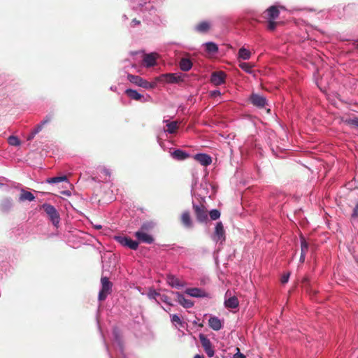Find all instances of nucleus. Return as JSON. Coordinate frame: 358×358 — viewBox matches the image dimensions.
<instances>
[{
    "instance_id": "nucleus-1",
    "label": "nucleus",
    "mask_w": 358,
    "mask_h": 358,
    "mask_svg": "<svg viewBox=\"0 0 358 358\" xmlns=\"http://www.w3.org/2000/svg\"><path fill=\"white\" fill-rule=\"evenodd\" d=\"M41 208L45 212L52 224L57 227L60 222V216L57 209L51 204L45 203Z\"/></svg>"
},
{
    "instance_id": "nucleus-2",
    "label": "nucleus",
    "mask_w": 358,
    "mask_h": 358,
    "mask_svg": "<svg viewBox=\"0 0 358 358\" xmlns=\"http://www.w3.org/2000/svg\"><path fill=\"white\" fill-rule=\"evenodd\" d=\"M113 283L107 277L101 278V289L99 292L98 299L101 301H104L107 296L112 292Z\"/></svg>"
},
{
    "instance_id": "nucleus-3",
    "label": "nucleus",
    "mask_w": 358,
    "mask_h": 358,
    "mask_svg": "<svg viewBox=\"0 0 358 358\" xmlns=\"http://www.w3.org/2000/svg\"><path fill=\"white\" fill-rule=\"evenodd\" d=\"M127 79L131 83L145 89H153L155 87V83H150L138 76L128 74Z\"/></svg>"
},
{
    "instance_id": "nucleus-4",
    "label": "nucleus",
    "mask_w": 358,
    "mask_h": 358,
    "mask_svg": "<svg viewBox=\"0 0 358 358\" xmlns=\"http://www.w3.org/2000/svg\"><path fill=\"white\" fill-rule=\"evenodd\" d=\"M211 238L215 243L220 242L221 244H222L225 241V231L224 229L223 224L221 222H218L216 223L215 231L212 234Z\"/></svg>"
},
{
    "instance_id": "nucleus-5",
    "label": "nucleus",
    "mask_w": 358,
    "mask_h": 358,
    "mask_svg": "<svg viewBox=\"0 0 358 358\" xmlns=\"http://www.w3.org/2000/svg\"><path fill=\"white\" fill-rule=\"evenodd\" d=\"M114 239L121 245L136 250L138 248V242L129 237L123 236H115Z\"/></svg>"
},
{
    "instance_id": "nucleus-6",
    "label": "nucleus",
    "mask_w": 358,
    "mask_h": 358,
    "mask_svg": "<svg viewBox=\"0 0 358 358\" xmlns=\"http://www.w3.org/2000/svg\"><path fill=\"white\" fill-rule=\"evenodd\" d=\"M157 79L159 82L169 84H175L183 81L180 73H165L161 75Z\"/></svg>"
},
{
    "instance_id": "nucleus-7",
    "label": "nucleus",
    "mask_w": 358,
    "mask_h": 358,
    "mask_svg": "<svg viewBox=\"0 0 358 358\" xmlns=\"http://www.w3.org/2000/svg\"><path fill=\"white\" fill-rule=\"evenodd\" d=\"M199 340L205 352L208 357H213L215 355V350L210 341L203 334H200Z\"/></svg>"
},
{
    "instance_id": "nucleus-8",
    "label": "nucleus",
    "mask_w": 358,
    "mask_h": 358,
    "mask_svg": "<svg viewBox=\"0 0 358 358\" xmlns=\"http://www.w3.org/2000/svg\"><path fill=\"white\" fill-rule=\"evenodd\" d=\"M224 306L228 309H235L239 306V301L236 296H231V292L227 290L225 293L224 296Z\"/></svg>"
},
{
    "instance_id": "nucleus-9",
    "label": "nucleus",
    "mask_w": 358,
    "mask_h": 358,
    "mask_svg": "<svg viewBox=\"0 0 358 358\" xmlns=\"http://www.w3.org/2000/svg\"><path fill=\"white\" fill-rule=\"evenodd\" d=\"M227 78L226 73L222 71H214L210 76V83L215 85L219 86L225 83Z\"/></svg>"
},
{
    "instance_id": "nucleus-10",
    "label": "nucleus",
    "mask_w": 358,
    "mask_h": 358,
    "mask_svg": "<svg viewBox=\"0 0 358 358\" xmlns=\"http://www.w3.org/2000/svg\"><path fill=\"white\" fill-rule=\"evenodd\" d=\"M193 208L197 220L201 222H205L208 219L207 211L203 205H196L193 203Z\"/></svg>"
},
{
    "instance_id": "nucleus-11",
    "label": "nucleus",
    "mask_w": 358,
    "mask_h": 358,
    "mask_svg": "<svg viewBox=\"0 0 358 358\" xmlns=\"http://www.w3.org/2000/svg\"><path fill=\"white\" fill-rule=\"evenodd\" d=\"M51 119V115L46 116V117L43 121H41L38 124H37L36 127L30 132V134L27 137V140L31 141L34 138V136L42 130L43 127L49 122H50Z\"/></svg>"
},
{
    "instance_id": "nucleus-12",
    "label": "nucleus",
    "mask_w": 358,
    "mask_h": 358,
    "mask_svg": "<svg viewBox=\"0 0 358 358\" xmlns=\"http://www.w3.org/2000/svg\"><path fill=\"white\" fill-rule=\"evenodd\" d=\"M135 237L139 243H143L147 244H152L154 242V238L150 234L144 233L143 231H137L134 234Z\"/></svg>"
},
{
    "instance_id": "nucleus-13",
    "label": "nucleus",
    "mask_w": 358,
    "mask_h": 358,
    "mask_svg": "<svg viewBox=\"0 0 358 358\" xmlns=\"http://www.w3.org/2000/svg\"><path fill=\"white\" fill-rule=\"evenodd\" d=\"M125 94L133 100L140 101L141 102L145 103L148 101L150 96H148L147 97H144L142 94L138 93L136 90L132 89H127L125 90Z\"/></svg>"
},
{
    "instance_id": "nucleus-14",
    "label": "nucleus",
    "mask_w": 358,
    "mask_h": 358,
    "mask_svg": "<svg viewBox=\"0 0 358 358\" xmlns=\"http://www.w3.org/2000/svg\"><path fill=\"white\" fill-rule=\"evenodd\" d=\"M250 101L254 106L258 108H264L267 104L266 97L257 94H252L250 97Z\"/></svg>"
},
{
    "instance_id": "nucleus-15",
    "label": "nucleus",
    "mask_w": 358,
    "mask_h": 358,
    "mask_svg": "<svg viewBox=\"0 0 358 358\" xmlns=\"http://www.w3.org/2000/svg\"><path fill=\"white\" fill-rule=\"evenodd\" d=\"M194 159L201 165L208 166L212 163L211 157L206 153H197L194 155Z\"/></svg>"
},
{
    "instance_id": "nucleus-16",
    "label": "nucleus",
    "mask_w": 358,
    "mask_h": 358,
    "mask_svg": "<svg viewBox=\"0 0 358 358\" xmlns=\"http://www.w3.org/2000/svg\"><path fill=\"white\" fill-rule=\"evenodd\" d=\"M158 55L155 52L145 54L143 59V64L146 67H152L156 65Z\"/></svg>"
},
{
    "instance_id": "nucleus-17",
    "label": "nucleus",
    "mask_w": 358,
    "mask_h": 358,
    "mask_svg": "<svg viewBox=\"0 0 358 358\" xmlns=\"http://www.w3.org/2000/svg\"><path fill=\"white\" fill-rule=\"evenodd\" d=\"M208 325L212 329L219 331L223 327V321L216 316H211L208 320Z\"/></svg>"
},
{
    "instance_id": "nucleus-18",
    "label": "nucleus",
    "mask_w": 358,
    "mask_h": 358,
    "mask_svg": "<svg viewBox=\"0 0 358 358\" xmlns=\"http://www.w3.org/2000/svg\"><path fill=\"white\" fill-rule=\"evenodd\" d=\"M185 293L191 296L203 298L207 296L206 292L200 288H188L185 290Z\"/></svg>"
},
{
    "instance_id": "nucleus-19",
    "label": "nucleus",
    "mask_w": 358,
    "mask_h": 358,
    "mask_svg": "<svg viewBox=\"0 0 358 358\" xmlns=\"http://www.w3.org/2000/svg\"><path fill=\"white\" fill-rule=\"evenodd\" d=\"M174 294L177 296L178 302L184 308H189L194 306V303L191 300L186 299L183 294L180 292H175Z\"/></svg>"
},
{
    "instance_id": "nucleus-20",
    "label": "nucleus",
    "mask_w": 358,
    "mask_h": 358,
    "mask_svg": "<svg viewBox=\"0 0 358 358\" xmlns=\"http://www.w3.org/2000/svg\"><path fill=\"white\" fill-rule=\"evenodd\" d=\"M171 155L173 159L180 161L185 160L190 156L188 152L180 149L175 150L171 153Z\"/></svg>"
},
{
    "instance_id": "nucleus-21",
    "label": "nucleus",
    "mask_w": 358,
    "mask_h": 358,
    "mask_svg": "<svg viewBox=\"0 0 358 358\" xmlns=\"http://www.w3.org/2000/svg\"><path fill=\"white\" fill-rule=\"evenodd\" d=\"M163 122L166 124L167 129L165 132L172 134H175L178 129V123L177 121H169L168 120H164Z\"/></svg>"
},
{
    "instance_id": "nucleus-22",
    "label": "nucleus",
    "mask_w": 358,
    "mask_h": 358,
    "mask_svg": "<svg viewBox=\"0 0 358 358\" xmlns=\"http://www.w3.org/2000/svg\"><path fill=\"white\" fill-rule=\"evenodd\" d=\"M167 282L172 287L180 289L184 286V284L176 276L170 275L167 277Z\"/></svg>"
},
{
    "instance_id": "nucleus-23",
    "label": "nucleus",
    "mask_w": 358,
    "mask_h": 358,
    "mask_svg": "<svg viewBox=\"0 0 358 358\" xmlns=\"http://www.w3.org/2000/svg\"><path fill=\"white\" fill-rule=\"evenodd\" d=\"M180 69L183 71H188L192 67V62L188 58H182L179 62Z\"/></svg>"
},
{
    "instance_id": "nucleus-24",
    "label": "nucleus",
    "mask_w": 358,
    "mask_h": 358,
    "mask_svg": "<svg viewBox=\"0 0 358 358\" xmlns=\"http://www.w3.org/2000/svg\"><path fill=\"white\" fill-rule=\"evenodd\" d=\"M266 13L268 20H275L279 16L280 13L276 6H272L266 10Z\"/></svg>"
},
{
    "instance_id": "nucleus-25",
    "label": "nucleus",
    "mask_w": 358,
    "mask_h": 358,
    "mask_svg": "<svg viewBox=\"0 0 358 358\" xmlns=\"http://www.w3.org/2000/svg\"><path fill=\"white\" fill-rule=\"evenodd\" d=\"M181 221H182L183 225L187 228H192L193 226L192 221L190 217V215H189V212H187V211L184 212L182 214Z\"/></svg>"
},
{
    "instance_id": "nucleus-26",
    "label": "nucleus",
    "mask_w": 358,
    "mask_h": 358,
    "mask_svg": "<svg viewBox=\"0 0 358 358\" xmlns=\"http://www.w3.org/2000/svg\"><path fill=\"white\" fill-rule=\"evenodd\" d=\"M155 227V223L151 221H147L142 224L140 229L138 231H143L144 233L150 234L151 231Z\"/></svg>"
},
{
    "instance_id": "nucleus-27",
    "label": "nucleus",
    "mask_w": 358,
    "mask_h": 358,
    "mask_svg": "<svg viewBox=\"0 0 358 358\" xmlns=\"http://www.w3.org/2000/svg\"><path fill=\"white\" fill-rule=\"evenodd\" d=\"M34 199H35V196L31 192L25 191L23 189L22 190L20 198H19V200L20 201H32Z\"/></svg>"
},
{
    "instance_id": "nucleus-28",
    "label": "nucleus",
    "mask_w": 358,
    "mask_h": 358,
    "mask_svg": "<svg viewBox=\"0 0 358 358\" xmlns=\"http://www.w3.org/2000/svg\"><path fill=\"white\" fill-rule=\"evenodd\" d=\"M210 27V24L207 21H203L199 23L196 27L195 29L200 33L207 32Z\"/></svg>"
},
{
    "instance_id": "nucleus-29",
    "label": "nucleus",
    "mask_w": 358,
    "mask_h": 358,
    "mask_svg": "<svg viewBox=\"0 0 358 358\" xmlns=\"http://www.w3.org/2000/svg\"><path fill=\"white\" fill-rule=\"evenodd\" d=\"M171 321L172 324L178 327V326L180 327H183L185 324V322L182 320V319L176 314H173L170 315Z\"/></svg>"
},
{
    "instance_id": "nucleus-30",
    "label": "nucleus",
    "mask_w": 358,
    "mask_h": 358,
    "mask_svg": "<svg viewBox=\"0 0 358 358\" xmlns=\"http://www.w3.org/2000/svg\"><path fill=\"white\" fill-rule=\"evenodd\" d=\"M238 56L239 59H242L243 60H248L251 57V53L249 50L242 47L239 49Z\"/></svg>"
},
{
    "instance_id": "nucleus-31",
    "label": "nucleus",
    "mask_w": 358,
    "mask_h": 358,
    "mask_svg": "<svg viewBox=\"0 0 358 358\" xmlns=\"http://www.w3.org/2000/svg\"><path fill=\"white\" fill-rule=\"evenodd\" d=\"M159 294L160 293L157 292L155 289H150L148 292V297L150 300H154L157 305L160 306V301L159 300Z\"/></svg>"
},
{
    "instance_id": "nucleus-32",
    "label": "nucleus",
    "mask_w": 358,
    "mask_h": 358,
    "mask_svg": "<svg viewBox=\"0 0 358 358\" xmlns=\"http://www.w3.org/2000/svg\"><path fill=\"white\" fill-rule=\"evenodd\" d=\"M68 178L66 176L52 177L47 178L45 182L48 184H56L64 181H67Z\"/></svg>"
},
{
    "instance_id": "nucleus-33",
    "label": "nucleus",
    "mask_w": 358,
    "mask_h": 358,
    "mask_svg": "<svg viewBox=\"0 0 358 358\" xmlns=\"http://www.w3.org/2000/svg\"><path fill=\"white\" fill-rule=\"evenodd\" d=\"M206 50L208 53H216L218 51L217 45L213 42H208L205 43Z\"/></svg>"
},
{
    "instance_id": "nucleus-34",
    "label": "nucleus",
    "mask_w": 358,
    "mask_h": 358,
    "mask_svg": "<svg viewBox=\"0 0 358 358\" xmlns=\"http://www.w3.org/2000/svg\"><path fill=\"white\" fill-rule=\"evenodd\" d=\"M12 207V201L9 199H4L1 204V209L3 211H8Z\"/></svg>"
},
{
    "instance_id": "nucleus-35",
    "label": "nucleus",
    "mask_w": 358,
    "mask_h": 358,
    "mask_svg": "<svg viewBox=\"0 0 358 358\" xmlns=\"http://www.w3.org/2000/svg\"><path fill=\"white\" fill-rule=\"evenodd\" d=\"M342 122L346 124L352 125L358 127V117L354 118H342Z\"/></svg>"
},
{
    "instance_id": "nucleus-36",
    "label": "nucleus",
    "mask_w": 358,
    "mask_h": 358,
    "mask_svg": "<svg viewBox=\"0 0 358 358\" xmlns=\"http://www.w3.org/2000/svg\"><path fill=\"white\" fill-rule=\"evenodd\" d=\"M8 143L12 146H18L20 145V139L15 136H10L8 138Z\"/></svg>"
},
{
    "instance_id": "nucleus-37",
    "label": "nucleus",
    "mask_w": 358,
    "mask_h": 358,
    "mask_svg": "<svg viewBox=\"0 0 358 358\" xmlns=\"http://www.w3.org/2000/svg\"><path fill=\"white\" fill-rule=\"evenodd\" d=\"M240 68L248 73H252V66L249 63L242 62L239 64Z\"/></svg>"
},
{
    "instance_id": "nucleus-38",
    "label": "nucleus",
    "mask_w": 358,
    "mask_h": 358,
    "mask_svg": "<svg viewBox=\"0 0 358 358\" xmlns=\"http://www.w3.org/2000/svg\"><path fill=\"white\" fill-rule=\"evenodd\" d=\"M159 300L161 302H163L170 306H173V303H171V299L166 294H159Z\"/></svg>"
},
{
    "instance_id": "nucleus-39",
    "label": "nucleus",
    "mask_w": 358,
    "mask_h": 358,
    "mask_svg": "<svg viewBox=\"0 0 358 358\" xmlns=\"http://www.w3.org/2000/svg\"><path fill=\"white\" fill-rule=\"evenodd\" d=\"M308 250V243L303 237H301V253L306 254Z\"/></svg>"
},
{
    "instance_id": "nucleus-40",
    "label": "nucleus",
    "mask_w": 358,
    "mask_h": 358,
    "mask_svg": "<svg viewBox=\"0 0 358 358\" xmlns=\"http://www.w3.org/2000/svg\"><path fill=\"white\" fill-rule=\"evenodd\" d=\"M113 333V336H114L115 342L119 345L121 351H122V346L121 341H120V338L119 336L118 330L117 329H114Z\"/></svg>"
},
{
    "instance_id": "nucleus-41",
    "label": "nucleus",
    "mask_w": 358,
    "mask_h": 358,
    "mask_svg": "<svg viewBox=\"0 0 358 358\" xmlns=\"http://www.w3.org/2000/svg\"><path fill=\"white\" fill-rule=\"evenodd\" d=\"M210 217L213 220H216L220 217V213L216 209H213L209 213Z\"/></svg>"
},
{
    "instance_id": "nucleus-42",
    "label": "nucleus",
    "mask_w": 358,
    "mask_h": 358,
    "mask_svg": "<svg viewBox=\"0 0 358 358\" xmlns=\"http://www.w3.org/2000/svg\"><path fill=\"white\" fill-rule=\"evenodd\" d=\"M275 27H276V22H274V20H268V29L271 31H273L275 29Z\"/></svg>"
},
{
    "instance_id": "nucleus-43",
    "label": "nucleus",
    "mask_w": 358,
    "mask_h": 358,
    "mask_svg": "<svg viewBox=\"0 0 358 358\" xmlns=\"http://www.w3.org/2000/svg\"><path fill=\"white\" fill-rule=\"evenodd\" d=\"M289 278V273L284 274L281 278V282L285 284L288 282Z\"/></svg>"
},
{
    "instance_id": "nucleus-44",
    "label": "nucleus",
    "mask_w": 358,
    "mask_h": 358,
    "mask_svg": "<svg viewBox=\"0 0 358 358\" xmlns=\"http://www.w3.org/2000/svg\"><path fill=\"white\" fill-rule=\"evenodd\" d=\"M352 217L354 218L358 217V203L356 204L355 207L353 209Z\"/></svg>"
},
{
    "instance_id": "nucleus-45",
    "label": "nucleus",
    "mask_w": 358,
    "mask_h": 358,
    "mask_svg": "<svg viewBox=\"0 0 358 358\" xmlns=\"http://www.w3.org/2000/svg\"><path fill=\"white\" fill-rule=\"evenodd\" d=\"M237 352L234 354V358H246L245 356L240 352V350L238 348H237Z\"/></svg>"
},
{
    "instance_id": "nucleus-46",
    "label": "nucleus",
    "mask_w": 358,
    "mask_h": 358,
    "mask_svg": "<svg viewBox=\"0 0 358 358\" xmlns=\"http://www.w3.org/2000/svg\"><path fill=\"white\" fill-rule=\"evenodd\" d=\"M220 95H221V92L220 90H213V91L210 92V96L212 97H216V96H220Z\"/></svg>"
},
{
    "instance_id": "nucleus-47",
    "label": "nucleus",
    "mask_w": 358,
    "mask_h": 358,
    "mask_svg": "<svg viewBox=\"0 0 358 358\" xmlns=\"http://www.w3.org/2000/svg\"><path fill=\"white\" fill-rule=\"evenodd\" d=\"M141 24V22L136 19H134L132 21H131V27H135V26H137V25H139Z\"/></svg>"
},
{
    "instance_id": "nucleus-48",
    "label": "nucleus",
    "mask_w": 358,
    "mask_h": 358,
    "mask_svg": "<svg viewBox=\"0 0 358 358\" xmlns=\"http://www.w3.org/2000/svg\"><path fill=\"white\" fill-rule=\"evenodd\" d=\"M306 255L305 253H301V256H300V259H299V262L301 263H303L304 261H305V258H306Z\"/></svg>"
},
{
    "instance_id": "nucleus-49",
    "label": "nucleus",
    "mask_w": 358,
    "mask_h": 358,
    "mask_svg": "<svg viewBox=\"0 0 358 358\" xmlns=\"http://www.w3.org/2000/svg\"><path fill=\"white\" fill-rule=\"evenodd\" d=\"M102 172H103V173L105 176H109V177H110V171H109V170H108V169H103L102 170Z\"/></svg>"
},
{
    "instance_id": "nucleus-50",
    "label": "nucleus",
    "mask_w": 358,
    "mask_h": 358,
    "mask_svg": "<svg viewBox=\"0 0 358 358\" xmlns=\"http://www.w3.org/2000/svg\"><path fill=\"white\" fill-rule=\"evenodd\" d=\"M94 227L96 229H101L102 228V226L101 224H96V225H94Z\"/></svg>"
},
{
    "instance_id": "nucleus-51",
    "label": "nucleus",
    "mask_w": 358,
    "mask_h": 358,
    "mask_svg": "<svg viewBox=\"0 0 358 358\" xmlns=\"http://www.w3.org/2000/svg\"><path fill=\"white\" fill-rule=\"evenodd\" d=\"M194 358H204L203 355H196Z\"/></svg>"
},
{
    "instance_id": "nucleus-52",
    "label": "nucleus",
    "mask_w": 358,
    "mask_h": 358,
    "mask_svg": "<svg viewBox=\"0 0 358 358\" xmlns=\"http://www.w3.org/2000/svg\"><path fill=\"white\" fill-rule=\"evenodd\" d=\"M162 308L164 309V310H165V311H166V312H168V311H169L168 310H166V308H164V307H162Z\"/></svg>"
},
{
    "instance_id": "nucleus-53",
    "label": "nucleus",
    "mask_w": 358,
    "mask_h": 358,
    "mask_svg": "<svg viewBox=\"0 0 358 358\" xmlns=\"http://www.w3.org/2000/svg\"><path fill=\"white\" fill-rule=\"evenodd\" d=\"M64 194H66V195H69V194L68 193V192H64Z\"/></svg>"
},
{
    "instance_id": "nucleus-54",
    "label": "nucleus",
    "mask_w": 358,
    "mask_h": 358,
    "mask_svg": "<svg viewBox=\"0 0 358 358\" xmlns=\"http://www.w3.org/2000/svg\"><path fill=\"white\" fill-rule=\"evenodd\" d=\"M124 358H125V357H124Z\"/></svg>"
},
{
    "instance_id": "nucleus-55",
    "label": "nucleus",
    "mask_w": 358,
    "mask_h": 358,
    "mask_svg": "<svg viewBox=\"0 0 358 358\" xmlns=\"http://www.w3.org/2000/svg\"><path fill=\"white\" fill-rule=\"evenodd\" d=\"M112 358V357H111Z\"/></svg>"
}]
</instances>
